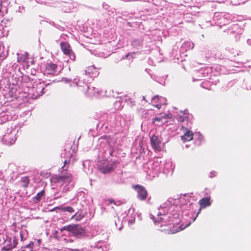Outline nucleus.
<instances>
[{"mask_svg":"<svg viewBox=\"0 0 251 251\" xmlns=\"http://www.w3.org/2000/svg\"><path fill=\"white\" fill-rule=\"evenodd\" d=\"M113 152V147L108 142L101 144L98 156L100 159H102L98 163L99 169L101 173H109L115 168L114 163L107 160L110 156L112 155Z\"/></svg>","mask_w":251,"mask_h":251,"instance_id":"f257e3e1","label":"nucleus"},{"mask_svg":"<svg viewBox=\"0 0 251 251\" xmlns=\"http://www.w3.org/2000/svg\"><path fill=\"white\" fill-rule=\"evenodd\" d=\"M0 244L4 245L1 249L2 251H9L16 247L18 239L16 237L12 239L6 235L0 234Z\"/></svg>","mask_w":251,"mask_h":251,"instance_id":"f03ea898","label":"nucleus"},{"mask_svg":"<svg viewBox=\"0 0 251 251\" xmlns=\"http://www.w3.org/2000/svg\"><path fill=\"white\" fill-rule=\"evenodd\" d=\"M157 216L159 217L155 218L153 215H151V218L153 220L155 225L160 224V226H162L165 225H171L172 224L171 222H174L171 218V214L167 215L165 213V211L163 212L159 211L157 213Z\"/></svg>","mask_w":251,"mask_h":251,"instance_id":"7ed1b4c3","label":"nucleus"},{"mask_svg":"<svg viewBox=\"0 0 251 251\" xmlns=\"http://www.w3.org/2000/svg\"><path fill=\"white\" fill-rule=\"evenodd\" d=\"M17 132V131L15 128L13 129L12 127L7 128L5 134L3 135L2 139L3 143L8 146L13 144L17 139L16 136Z\"/></svg>","mask_w":251,"mask_h":251,"instance_id":"20e7f679","label":"nucleus"},{"mask_svg":"<svg viewBox=\"0 0 251 251\" xmlns=\"http://www.w3.org/2000/svg\"><path fill=\"white\" fill-rule=\"evenodd\" d=\"M60 67L51 62L47 63L43 71L44 75H57L60 72Z\"/></svg>","mask_w":251,"mask_h":251,"instance_id":"39448f33","label":"nucleus"},{"mask_svg":"<svg viewBox=\"0 0 251 251\" xmlns=\"http://www.w3.org/2000/svg\"><path fill=\"white\" fill-rule=\"evenodd\" d=\"M159 163L157 162H150L149 163V169H151L152 170V172L153 174H157L158 172L161 171L163 170L164 173H166L167 171H169V168H171L172 167V163L171 162H168L165 163L164 164L162 168H161L159 166Z\"/></svg>","mask_w":251,"mask_h":251,"instance_id":"423d86ee","label":"nucleus"},{"mask_svg":"<svg viewBox=\"0 0 251 251\" xmlns=\"http://www.w3.org/2000/svg\"><path fill=\"white\" fill-rule=\"evenodd\" d=\"M77 202H80L84 207L91 204L93 202L92 197L83 191H79L76 194Z\"/></svg>","mask_w":251,"mask_h":251,"instance_id":"0eeeda50","label":"nucleus"},{"mask_svg":"<svg viewBox=\"0 0 251 251\" xmlns=\"http://www.w3.org/2000/svg\"><path fill=\"white\" fill-rule=\"evenodd\" d=\"M64 228L79 238L84 236L86 234L85 229L79 225H69Z\"/></svg>","mask_w":251,"mask_h":251,"instance_id":"6e6552de","label":"nucleus"},{"mask_svg":"<svg viewBox=\"0 0 251 251\" xmlns=\"http://www.w3.org/2000/svg\"><path fill=\"white\" fill-rule=\"evenodd\" d=\"M209 76H212V75H209L208 69L201 68L198 70H196L193 75V81H198L205 79Z\"/></svg>","mask_w":251,"mask_h":251,"instance_id":"1a4fd4ad","label":"nucleus"},{"mask_svg":"<svg viewBox=\"0 0 251 251\" xmlns=\"http://www.w3.org/2000/svg\"><path fill=\"white\" fill-rule=\"evenodd\" d=\"M133 189L137 193V198L140 201H144L148 196V192L145 188L141 185H135L133 186Z\"/></svg>","mask_w":251,"mask_h":251,"instance_id":"9d476101","label":"nucleus"},{"mask_svg":"<svg viewBox=\"0 0 251 251\" xmlns=\"http://www.w3.org/2000/svg\"><path fill=\"white\" fill-rule=\"evenodd\" d=\"M45 87L43 86V83H39L36 84V87H33L30 91L32 93L31 98L32 99H37L40 96L43 95V90Z\"/></svg>","mask_w":251,"mask_h":251,"instance_id":"9b49d317","label":"nucleus"},{"mask_svg":"<svg viewBox=\"0 0 251 251\" xmlns=\"http://www.w3.org/2000/svg\"><path fill=\"white\" fill-rule=\"evenodd\" d=\"M41 242L40 239H34L33 241H30L22 247L21 251H25V249H28L29 251H36L40 246Z\"/></svg>","mask_w":251,"mask_h":251,"instance_id":"f8f14e48","label":"nucleus"},{"mask_svg":"<svg viewBox=\"0 0 251 251\" xmlns=\"http://www.w3.org/2000/svg\"><path fill=\"white\" fill-rule=\"evenodd\" d=\"M151 143L152 148L157 151L162 150L161 141L158 136L152 135L151 138Z\"/></svg>","mask_w":251,"mask_h":251,"instance_id":"ddd939ff","label":"nucleus"},{"mask_svg":"<svg viewBox=\"0 0 251 251\" xmlns=\"http://www.w3.org/2000/svg\"><path fill=\"white\" fill-rule=\"evenodd\" d=\"M169 118V116L167 114H164L161 117H155L152 119V122L153 124L157 126H160L166 123L167 119Z\"/></svg>","mask_w":251,"mask_h":251,"instance_id":"4468645a","label":"nucleus"},{"mask_svg":"<svg viewBox=\"0 0 251 251\" xmlns=\"http://www.w3.org/2000/svg\"><path fill=\"white\" fill-rule=\"evenodd\" d=\"M99 74V72L94 66H91L87 68L85 70V75H89L91 77H97Z\"/></svg>","mask_w":251,"mask_h":251,"instance_id":"2eb2a0df","label":"nucleus"},{"mask_svg":"<svg viewBox=\"0 0 251 251\" xmlns=\"http://www.w3.org/2000/svg\"><path fill=\"white\" fill-rule=\"evenodd\" d=\"M194 134L191 131L186 129L184 135L181 136V140L184 142L189 141L194 138Z\"/></svg>","mask_w":251,"mask_h":251,"instance_id":"dca6fc26","label":"nucleus"},{"mask_svg":"<svg viewBox=\"0 0 251 251\" xmlns=\"http://www.w3.org/2000/svg\"><path fill=\"white\" fill-rule=\"evenodd\" d=\"M231 25V29L233 30L234 35H240L243 32V28L237 24H232Z\"/></svg>","mask_w":251,"mask_h":251,"instance_id":"f3484780","label":"nucleus"},{"mask_svg":"<svg viewBox=\"0 0 251 251\" xmlns=\"http://www.w3.org/2000/svg\"><path fill=\"white\" fill-rule=\"evenodd\" d=\"M90 164V162L88 160H85L83 162L84 171L87 174H91L93 172V166Z\"/></svg>","mask_w":251,"mask_h":251,"instance_id":"a211bd4d","label":"nucleus"},{"mask_svg":"<svg viewBox=\"0 0 251 251\" xmlns=\"http://www.w3.org/2000/svg\"><path fill=\"white\" fill-rule=\"evenodd\" d=\"M143 39L141 38L133 39L131 43V46L137 50L140 49L143 45Z\"/></svg>","mask_w":251,"mask_h":251,"instance_id":"6ab92c4d","label":"nucleus"},{"mask_svg":"<svg viewBox=\"0 0 251 251\" xmlns=\"http://www.w3.org/2000/svg\"><path fill=\"white\" fill-rule=\"evenodd\" d=\"M222 18L221 17V24H223V25L228 24L231 20L230 15L227 13H224L222 15Z\"/></svg>","mask_w":251,"mask_h":251,"instance_id":"aec40b11","label":"nucleus"},{"mask_svg":"<svg viewBox=\"0 0 251 251\" xmlns=\"http://www.w3.org/2000/svg\"><path fill=\"white\" fill-rule=\"evenodd\" d=\"M61 49L65 54L70 53L72 50L70 45L67 42H61L60 44Z\"/></svg>","mask_w":251,"mask_h":251,"instance_id":"412c9836","label":"nucleus"},{"mask_svg":"<svg viewBox=\"0 0 251 251\" xmlns=\"http://www.w3.org/2000/svg\"><path fill=\"white\" fill-rule=\"evenodd\" d=\"M194 47V44L190 41L185 42L181 46V49L183 50H187L190 49H192Z\"/></svg>","mask_w":251,"mask_h":251,"instance_id":"4be33fe9","label":"nucleus"},{"mask_svg":"<svg viewBox=\"0 0 251 251\" xmlns=\"http://www.w3.org/2000/svg\"><path fill=\"white\" fill-rule=\"evenodd\" d=\"M44 195L45 190H43L41 192L38 193L35 197L32 198V201L34 203H37L39 202Z\"/></svg>","mask_w":251,"mask_h":251,"instance_id":"5701e85b","label":"nucleus"},{"mask_svg":"<svg viewBox=\"0 0 251 251\" xmlns=\"http://www.w3.org/2000/svg\"><path fill=\"white\" fill-rule=\"evenodd\" d=\"M8 55V50L3 46H0V61H3Z\"/></svg>","mask_w":251,"mask_h":251,"instance_id":"b1692460","label":"nucleus"},{"mask_svg":"<svg viewBox=\"0 0 251 251\" xmlns=\"http://www.w3.org/2000/svg\"><path fill=\"white\" fill-rule=\"evenodd\" d=\"M210 200L208 198H204L199 201V204L201 208H205L206 206L210 205Z\"/></svg>","mask_w":251,"mask_h":251,"instance_id":"393cba45","label":"nucleus"},{"mask_svg":"<svg viewBox=\"0 0 251 251\" xmlns=\"http://www.w3.org/2000/svg\"><path fill=\"white\" fill-rule=\"evenodd\" d=\"M103 243L102 241H99L97 243H95L93 246H91L92 248V251H103V249L100 250V248L102 247Z\"/></svg>","mask_w":251,"mask_h":251,"instance_id":"a878e982","label":"nucleus"},{"mask_svg":"<svg viewBox=\"0 0 251 251\" xmlns=\"http://www.w3.org/2000/svg\"><path fill=\"white\" fill-rule=\"evenodd\" d=\"M87 87V92L88 95L90 96L95 95L96 94H98V92L97 91V89L94 87H91L90 86L88 85L87 84H85Z\"/></svg>","mask_w":251,"mask_h":251,"instance_id":"bb28decb","label":"nucleus"},{"mask_svg":"<svg viewBox=\"0 0 251 251\" xmlns=\"http://www.w3.org/2000/svg\"><path fill=\"white\" fill-rule=\"evenodd\" d=\"M55 208L59 209L61 210L62 211L68 212L70 213H73L75 212L73 207H72L71 206L56 207Z\"/></svg>","mask_w":251,"mask_h":251,"instance_id":"cd10ccee","label":"nucleus"},{"mask_svg":"<svg viewBox=\"0 0 251 251\" xmlns=\"http://www.w3.org/2000/svg\"><path fill=\"white\" fill-rule=\"evenodd\" d=\"M59 180L64 181V183H69L71 180L70 174L63 175L59 177Z\"/></svg>","mask_w":251,"mask_h":251,"instance_id":"c85d7f7f","label":"nucleus"},{"mask_svg":"<svg viewBox=\"0 0 251 251\" xmlns=\"http://www.w3.org/2000/svg\"><path fill=\"white\" fill-rule=\"evenodd\" d=\"M194 138L197 140L196 142V144L198 145H200L203 140L202 135L200 132L195 133L194 134Z\"/></svg>","mask_w":251,"mask_h":251,"instance_id":"c756f323","label":"nucleus"},{"mask_svg":"<svg viewBox=\"0 0 251 251\" xmlns=\"http://www.w3.org/2000/svg\"><path fill=\"white\" fill-rule=\"evenodd\" d=\"M221 28H222L224 34L226 35H230L231 36H234L232 30L231 29V25L227 27L226 28H224L222 25H221Z\"/></svg>","mask_w":251,"mask_h":251,"instance_id":"7c9ffc66","label":"nucleus"},{"mask_svg":"<svg viewBox=\"0 0 251 251\" xmlns=\"http://www.w3.org/2000/svg\"><path fill=\"white\" fill-rule=\"evenodd\" d=\"M165 100V99L161 97H159L158 96H155L152 99L151 102L152 103H162Z\"/></svg>","mask_w":251,"mask_h":251,"instance_id":"2f4dec72","label":"nucleus"},{"mask_svg":"<svg viewBox=\"0 0 251 251\" xmlns=\"http://www.w3.org/2000/svg\"><path fill=\"white\" fill-rule=\"evenodd\" d=\"M29 183V179L27 176H24L21 178L20 183L23 187H27Z\"/></svg>","mask_w":251,"mask_h":251,"instance_id":"473e14b6","label":"nucleus"},{"mask_svg":"<svg viewBox=\"0 0 251 251\" xmlns=\"http://www.w3.org/2000/svg\"><path fill=\"white\" fill-rule=\"evenodd\" d=\"M84 207L82 206V204L80 202H77V199L76 200V206L75 207H73L74 210L75 212V216L77 213H78L79 211L82 210L83 208Z\"/></svg>","mask_w":251,"mask_h":251,"instance_id":"72a5a7b5","label":"nucleus"},{"mask_svg":"<svg viewBox=\"0 0 251 251\" xmlns=\"http://www.w3.org/2000/svg\"><path fill=\"white\" fill-rule=\"evenodd\" d=\"M103 117H106L107 118V121H109L110 122H111L112 119H116V120H121L122 119V118L119 116H116L115 114H113L112 115H110V116H109L107 114H105L103 116Z\"/></svg>","mask_w":251,"mask_h":251,"instance_id":"f704fd0d","label":"nucleus"},{"mask_svg":"<svg viewBox=\"0 0 251 251\" xmlns=\"http://www.w3.org/2000/svg\"><path fill=\"white\" fill-rule=\"evenodd\" d=\"M114 106L115 108L117 109H121L123 107L122 102H121L120 100H117L115 101Z\"/></svg>","mask_w":251,"mask_h":251,"instance_id":"c9c22d12","label":"nucleus"},{"mask_svg":"<svg viewBox=\"0 0 251 251\" xmlns=\"http://www.w3.org/2000/svg\"><path fill=\"white\" fill-rule=\"evenodd\" d=\"M201 210V209L200 208L199 209V211L197 212V214L196 216L194 218H192L191 217V221H189L188 223L187 224L186 226H189L191 224L192 222H194L195 221V220L196 219V218L198 216V214L200 213Z\"/></svg>","mask_w":251,"mask_h":251,"instance_id":"e433bc0d","label":"nucleus"},{"mask_svg":"<svg viewBox=\"0 0 251 251\" xmlns=\"http://www.w3.org/2000/svg\"><path fill=\"white\" fill-rule=\"evenodd\" d=\"M67 55H69V56L70 57V58L71 60H72L73 61H74L75 60V56L74 52L73 51H72V50H71L70 51V53H68Z\"/></svg>","mask_w":251,"mask_h":251,"instance_id":"4c0bfd02","label":"nucleus"},{"mask_svg":"<svg viewBox=\"0 0 251 251\" xmlns=\"http://www.w3.org/2000/svg\"><path fill=\"white\" fill-rule=\"evenodd\" d=\"M76 79V78H75L74 79V81L76 83V85L77 86L83 87V86L82 85V84H84V83L79 80H78V81H77Z\"/></svg>","mask_w":251,"mask_h":251,"instance_id":"58836bf2","label":"nucleus"},{"mask_svg":"<svg viewBox=\"0 0 251 251\" xmlns=\"http://www.w3.org/2000/svg\"><path fill=\"white\" fill-rule=\"evenodd\" d=\"M217 174H218L217 172H216L215 171H213L210 172L208 176L210 178H213V177H215Z\"/></svg>","mask_w":251,"mask_h":251,"instance_id":"ea45409f","label":"nucleus"},{"mask_svg":"<svg viewBox=\"0 0 251 251\" xmlns=\"http://www.w3.org/2000/svg\"><path fill=\"white\" fill-rule=\"evenodd\" d=\"M171 215L172 220H174V219H177L179 217V215L176 212L173 214H171Z\"/></svg>","mask_w":251,"mask_h":251,"instance_id":"a19ab883","label":"nucleus"},{"mask_svg":"<svg viewBox=\"0 0 251 251\" xmlns=\"http://www.w3.org/2000/svg\"><path fill=\"white\" fill-rule=\"evenodd\" d=\"M69 161H68V160H65V161H64V166H63V167H62V169H63V170H67V167H66V165L67 164H68L69 163Z\"/></svg>","mask_w":251,"mask_h":251,"instance_id":"79ce46f5","label":"nucleus"},{"mask_svg":"<svg viewBox=\"0 0 251 251\" xmlns=\"http://www.w3.org/2000/svg\"><path fill=\"white\" fill-rule=\"evenodd\" d=\"M162 103H152L153 105L155 107H156V108H157L158 109H160L161 108V104Z\"/></svg>","mask_w":251,"mask_h":251,"instance_id":"37998d69","label":"nucleus"},{"mask_svg":"<svg viewBox=\"0 0 251 251\" xmlns=\"http://www.w3.org/2000/svg\"><path fill=\"white\" fill-rule=\"evenodd\" d=\"M151 77L154 80L156 81V82H159V78H158V77L156 76L155 75H154V76L151 75Z\"/></svg>","mask_w":251,"mask_h":251,"instance_id":"c03bdc74","label":"nucleus"},{"mask_svg":"<svg viewBox=\"0 0 251 251\" xmlns=\"http://www.w3.org/2000/svg\"><path fill=\"white\" fill-rule=\"evenodd\" d=\"M72 207H75L76 206V201L71 203Z\"/></svg>","mask_w":251,"mask_h":251,"instance_id":"a18cd8bd","label":"nucleus"},{"mask_svg":"<svg viewBox=\"0 0 251 251\" xmlns=\"http://www.w3.org/2000/svg\"><path fill=\"white\" fill-rule=\"evenodd\" d=\"M247 42L249 45L251 46V39H248L247 41Z\"/></svg>","mask_w":251,"mask_h":251,"instance_id":"49530a36","label":"nucleus"},{"mask_svg":"<svg viewBox=\"0 0 251 251\" xmlns=\"http://www.w3.org/2000/svg\"><path fill=\"white\" fill-rule=\"evenodd\" d=\"M25 8L24 7H19V11L22 12L24 10Z\"/></svg>","mask_w":251,"mask_h":251,"instance_id":"de8ad7c7","label":"nucleus"},{"mask_svg":"<svg viewBox=\"0 0 251 251\" xmlns=\"http://www.w3.org/2000/svg\"><path fill=\"white\" fill-rule=\"evenodd\" d=\"M37 2L38 3H41L42 4H45V5H48V2H40L39 1H37Z\"/></svg>","mask_w":251,"mask_h":251,"instance_id":"09e8293b","label":"nucleus"},{"mask_svg":"<svg viewBox=\"0 0 251 251\" xmlns=\"http://www.w3.org/2000/svg\"><path fill=\"white\" fill-rule=\"evenodd\" d=\"M20 237H21V240L23 241L24 240V236H23V233L20 232Z\"/></svg>","mask_w":251,"mask_h":251,"instance_id":"8fccbe9b","label":"nucleus"},{"mask_svg":"<svg viewBox=\"0 0 251 251\" xmlns=\"http://www.w3.org/2000/svg\"><path fill=\"white\" fill-rule=\"evenodd\" d=\"M205 82H202L201 83V86L203 88H206L204 86V84H205Z\"/></svg>","mask_w":251,"mask_h":251,"instance_id":"3c124183","label":"nucleus"},{"mask_svg":"<svg viewBox=\"0 0 251 251\" xmlns=\"http://www.w3.org/2000/svg\"><path fill=\"white\" fill-rule=\"evenodd\" d=\"M188 214L191 215V216H193V212H188Z\"/></svg>","mask_w":251,"mask_h":251,"instance_id":"603ef678","label":"nucleus"},{"mask_svg":"<svg viewBox=\"0 0 251 251\" xmlns=\"http://www.w3.org/2000/svg\"><path fill=\"white\" fill-rule=\"evenodd\" d=\"M50 84V83H45V86L46 87V86L49 85Z\"/></svg>","mask_w":251,"mask_h":251,"instance_id":"864d4df0","label":"nucleus"},{"mask_svg":"<svg viewBox=\"0 0 251 251\" xmlns=\"http://www.w3.org/2000/svg\"><path fill=\"white\" fill-rule=\"evenodd\" d=\"M129 56V54H126V58H128V57Z\"/></svg>","mask_w":251,"mask_h":251,"instance_id":"5fc2aeb1","label":"nucleus"},{"mask_svg":"<svg viewBox=\"0 0 251 251\" xmlns=\"http://www.w3.org/2000/svg\"><path fill=\"white\" fill-rule=\"evenodd\" d=\"M163 207H164V206H162V205H161V206H160V208H158V209H159V210H160V208H163Z\"/></svg>","mask_w":251,"mask_h":251,"instance_id":"6e6d98bb","label":"nucleus"},{"mask_svg":"<svg viewBox=\"0 0 251 251\" xmlns=\"http://www.w3.org/2000/svg\"><path fill=\"white\" fill-rule=\"evenodd\" d=\"M99 125H101V127H102V126H104V124H103V123H101H101H100L99 124Z\"/></svg>","mask_w":251,"mask_h":251,"instance_id":"4d7b16f0","label":"nucleus"},{"mask_svg":"<svg viewBox=\"0 0 251 251\" xmlns=\"http://www.w3.org/2000/svg\"><path fill=\"white\" fill-rule=\"evenodd\" d=\"M188 147H189V145H188V144H186V145H185V148H188Z\"/></svg>","mask_w":251,"mask_h":251,"instance_id":"13d9d810","label":"nucleus"},{"mask_svg":"<svg viewBox=\"0 0 251 251\" xmlns=\"http://www.w3.org/2000/svg\"><path fill=\"white\" fill-rule=\"evenodd\" d=\"M143 100H146L145 97L144 96L143 97Z\"/></svg>","mask_w":251,"mask_h":251,"instance_id":"bf43d9fd","label":"nucleus"},{"mask_svg":"<svg viewBox=\"0 0 251 251\" xmlns=\"http://www.w3.org/2000/svg\"><path fill=\"white\" fill-rule=\"evenodd\" d=\"M119 125L122 126H123V124L121 123H120Z\"/></svg>","mask_w":251,"mask_h":251,"instance_id":"052dcab7","label":"nucleus"},{"mask_svg":"<svg viewBox=\"0 0 251 251\" xmlns=\"http://www.w3.org/2000/svg\"><path fill=\"white\" fill-rule=\"evenodd\" d=\"M113 201V200H109V201L110 203H111Z\"/></svg>","mask_w":251,"mask_h":251,"instance_id":"680f3d73","label":"nucleus"},{"mask_svg":"<svg viewBox=\"0 0 251 251\" xmlns=\"http://www.w3.org/2000/svg\"><path fill=\"white\" fill-rule=\"evenodd\" d=\"M82 251H87L85 250L84 249H82Z\"/></svg>","mask_w":251,"mask_h":251,"instance_id":"e2e57ef3","label":"nucleus"},{"mask_svg":"<svg viewBox=\"0 0 251 251\" xmlns=\"http://www.w3.org/2000/svg\"><path fill=\"white\" fill-rule=\"evenodd\" d=\"M25 60V57H24V59H23V61H24Z\"/></svg>","mask_w":251,"mask_h":251,"instance_id":"0e129e2a","label":"nucleus"},{"mask_svg":"<svg viewBox=\"0 0 251 251\" xmlns=\"http://www.w3.org/2000/svg\"><path fill=\"white\" fill-rule=\"evenodd\" d=\"M116 125L117 126H118V123H116Z\"/></svg>","mask_w":251,"mask_h":251,"instance_id":"69168bd1","label":"nucleus"},{"mask_svg":"<svg viewBox=\"0 0 251 251\" xmlns=\"http://www.w3.org/2000/svg\"><path fill=\"white\" fill-rule=\"evenodd\" d=\"M215 82H216V83H217L216 80H215Z\"/></svg>","mask_w":251,"mask_h":251,"instance_id":"338daca9","label":"nucleus"}]
</instances>
